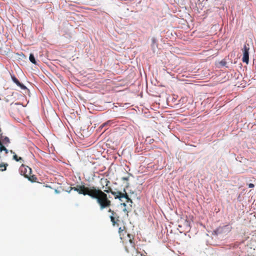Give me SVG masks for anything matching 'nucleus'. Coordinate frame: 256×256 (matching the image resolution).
Returning <instances> with one entry per match:
<instances>
[{
    "instance_id": "4468645a",
    "label": "nucleus",
    "mask_w": 256,
    "mask_h": 256,
    "mask_svg": "<svg viewBox=\"0 0 256 256\" xmlns=\"http://www.w3.org/2000/svg\"><path fill=\"white\" fill-rule=\"evenodd\" d=\"M254 184H248V187H249L250 188H254Z\"/></svg>"
},
{
    "instance_id": "dca6fc26",
    "label": "nucleus",
    "mask_w": 256,
    "mask_h": 256,
    "mask_svg": "<svg viewBox=\"0 0 256 256\" xmlns=\"http://www.w3.org/2000/svg\"><path fill=\"white\" fill-rule=\"evenodd\" d=\"M54 192H56V194H58V192H58L57 190H55Z\"/></svg>"
},
{
    "instance_id": "f03ea898",
    "label": "nucleus",
    "mask_w": 256,
    "mask_h": 256,
    "mask_svg": "<svg viewBox=\"0 0 256 256\" xmlns=\"http://www.w3.org/2000/svg\"><path fill=\"white\" fill-rule=\"evenodd\" d=\"M21 172L23 173L24 176V177L28 178L29 180L34 182L36 181L37 178L36 176L34 175L31 176L32 173V169L28 167H22L21 169Z\"/></svg>"
},
{
    "instance_id": "ddd939ff",
    "label": "nucleus",
    "mask_w": 256,
    "mask_h": 256,
    "mask_svg": "<svg viewBox=\"0 0 256 256\" xmlns=\"http://www.w3.org/2000/svg\"><path fill=\"white\" fill-rule=\"evenodd\" d=\"M124 228H125V227L124 226L123 228H122V227H120L119 228H118V232L120 234V235L122 234V233L124 231Z\"/></svg>"
},
{
    "instance_id": "423d86ee",
    "label": "nucleus",
    "mask_w": 256,
    "mask_h": 256,
    "mask_svg": "<svg viewBox=\"0 0 256 256\" xmlns=\"http://www.w3.org/2000/svg\"><path fill=\"white\" fill-rule=\"evenodd\" d=\"M12 79V81L18 86H20L22 90H26V87L23 84H21L18 79L14 76H11Z\"/></svg>"
},
{
    "instance_id": "a211bd4d",
    "label": "nucleus",
    "mask_w": 256,
    "mask_h": 256,
    "mask_svg": "<svg viewBox=\"0 0 256 256\" xmlns=\"http://www.w3.org/2000/svg\"><path fill=\"white\" fill-rule=\"evenodd\" d=\"M8 140V138H6V140Z\"/></svg>"
},
{
    "instance_id": "0eeeda50",
    "label": "nucleus",
    "mask_w": 256,
    "mask_h": 256,
    "mask_svg": "<svg viewBox=\"0 0 256 256\" xmlns=\"http://www.w3.org/2000/svg\"><path fill=\"white\" fill-rule=\"evenodd\" d=\"M114 123L113 121L112 120H109L106 122L104 123L100 128H106V130L108 128V126H111Z\"/></svg>"
},
{
    "instance_id": "7ed1b4c3",
    "label": "nucleus",
    "mask_w": 256,
    "mask_h": 256,
    "mask_svg": "<svg viewBox=\"0 0 256 256\" xmlns=\"http://www.w3.org/2000/svg\"><path fill=\"white\" fill-rule=\"evenodd\" d=\"M250 50V46L248 44H245L244 46V48H242L243 52V57L242 58V62H244L248 64L249 61V55H248V51Z\"/></svg>"
},
{
    "instance_id": "f8f14e48",
    "label": "nucleus",
    "mask_w": 256,
    "mask_h": 256,
    "mask_svg": "<svg viewBox=\"0 0 256 256\" xmlns=\"http://www.w3.org/2000/svg\"><path fill=\"white\" fill-rule=\"evenodd\" d=\"M228 227V226H222V227H220L218 228L217 230V231L218 232H221L222 231V230Z\"/></svg>"
},
{
    "instance_id": "6e6552de",
    "label": "nucleus",
    "mask_w": 256,
    "mask_h": 256,
    "mask_svg": "<svg viewBox=\"0 0 256 256\" xmlns=\"http://www.w3.org/2000/svg\"><path fill=\"white\" fill-rule=\"evenodd\" d=\"M8 164L6 163L0 162V171H4L6 170Z\"/></svg>"
},
{
    "instance_id": "f3484780",
    "label": "nucleus",
    "mask_w": 256,
    "mask_h": 256,
    "mask_svg": "<svg viewBox=\"0 0 256 256\" xmlns=\"http://www.w3.org/2000/svg\"><path fill=\"white\" fill-rule=\"evenodd\" d=\"M230 230H231V228H228V231L230 232Z\"/></svg>"
},
{
    "instance_id": "39448f33",
    "label": "nucleus",
    "mask_w": 256,
    "mask_h": 256,
    "mask_svg": "<svg viewBox=\"0 0 256 256\" xmlns=\"http://www.w3.org/2000/svg\"><path fill=\"white\" fill-rule=\"evenodd\" d=\"M100 183L102 186V188L104 190L111 188V187L109 186L110 184V182L107 178H102L100 180Z\"/></svg>"
},
{
    "instance_id": "1a4fd4ad",
    "label": "nucleus",
    "mask_w": 256,
    "mask_h": 256,
    "mask_svg": "<svg viewBox=\"0 0 256 256\" xmlns=\"http://www.w3.org/2000/svg\"><path fill=\"white\" fill-rule=\"evenodd\" d=\"M29 59H30V60L34 64H36V62L35 60V58H34V54H30V57H29Z\"/></svg>"
},
{
    "instance_id": "2eb2a0df",
    "label": "nucleus",
    "mask_w": 256,
    "mask_h": 256,
    "mask_svg": "<svg viewBox=\"0 0 256 256\" xmlns=\"http://www.w3.org/2000/svg\"><path fill=\"white\" fill-rule=\"evenodd\" d=\"M122 179L124 180H128V177H123V178H122Z\"/></svg>"
},
{
    "instance_id": "f257e3e1",
    "label": "nucleus",
    "mask_w": 256,
    "mask_h": 256,
    "mask_svg": "<svg viewBox=\"0 0 256 256\" xmlns=\"http://www.w3.org/2000/svg\"><path fill=\"white\" fill-rule=\"evenodd\" d=\"M71 190L77 192L79 194L84 196L88 195L92 198L96 200L97 204L100 206L101 210L110 207L112 206V202L109 200L106 193H111L115 199L121 200L122 198H125L128 202L132 203V200L129 198L125 188L123 192L117 190L116 189L113 190L112 188L102 190V189L94 186L89 187L84 185H77L76 187H72Z\"/></svg>"
},
{
    "instance_id": "9b49d317",
    "label": "nucleus",
    "mask_w": 256,
    "mask_h": 256,
    "mask_svg": "<svg viewBox=\"0 0 256 256\" xmlns=\"http://www.w3.org/2000/svg\"><path fill=\"white\" fill-rule=\"evenodd\" d=\"M0 150L2 152V150H4L6 153H8V150L6 148V147L0 142Z\"/></svg>"
},
{
    "instance_id": "9d476101",
    "label": "nucleus",
    "mask_w": 256,
    "mask_h": 256,
    "mask_svg": "<svg viewBox=\"0 0 256 256\" xmlns=\"http://www.w3.org/2000/svg\"><path fill=\"white\" fill-rule=\"evenodd\" d=\"M12 153H13L12 150H10ZM14 154L13 156V158L16 162H20L22 160V158L21 157H18L16 154L14 152Z\"/></svg>"
},
{
    "instance_id": "aec40b11",
    "label": "nucleus",
    "mask_w": 256,
    "mask_h": 256,
    "mask_svg": "<svg viewBox=\"0 0 256 256\" xmlns=\"http://www.w3.org/2000/svg\"><path fill=\"white\" fill-rule=\"evenodd\" d=\"M124 204V206H126V204H124H124Z\"/></svg>"
},
{
    "instance_id": "20e7f679",
    "label": "nucleus",
    "mask_w": 256,
    "mask_h": 256,
    "mask_svg": "<svg viewBox=\"0 0 256 256\" xmlns=\"http://www.w3.org/2000/svg\"><path fill=\"white\" fill-rule=\"evenodd\" d=\"M108 212L111 213V215L110 216V218L112 225L115 226L117 222L119 221V216L118 214L110 208L108 210Z\"/></svg>"
},
{
    "instance_id": "6ab92c4d",
    "label": "nucleus",
    "mask_w": 256,
    "mask_h": 256,
    "mask_svg": "<svg viewBox=\"0 0 256 256\" xmlns=\"http://www.w3.org/2000/svg\"><path fill=\"white\" fill-rule=\"evenodd\" d=\"M8 140V138H6V140Z\"/></svg>"
}]
</instances>
